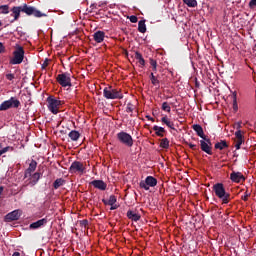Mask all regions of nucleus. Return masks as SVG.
<instances>
[{
  "instance_id": "obj_9",
  "label": "nucleus",
  "mask_w": 256,
  "mask_h": 256,
  "mask_svg": "<svg viewBox=\"0 0 256 256\" xmlns=\"http://www.w3.org/2000/svg\"><path fill=\"white\" fill-rule=\"evenodd\" d=\"M150 187H157V178L147 176L145 180L140 181V188L149 191Z\"/></svg>"
},
{
  "instance_id": "obj_24",
  "label": "nucleus",
  "mask_w": 256,
  "mask_h": 256,
  "mask_svg": "<svg viewBox=\"0 0 256 256\" xmlns=\"http://www.w3.org/2000/svg\"><path fill=\"white\" fill-rule=\"evenodd\" d=\"M161 123L168 126L169 129L175 130V124L173 122H171L170 119L167 118V116H164V117L161 118Z\"/></svg>"
},
{
  "instance_id": "obj_6",
  "label": "nucleus",
  "mask_w": 256,
  "mask_h": 256,
  "mask_svg": "<svg viewBox=\"0 0 256 256\" xmlns=\"http://www.w3.org/2000/svg\"><path fill=\"white\" fill-rule=\"evenodd\" d=\"M117 140L126 147H131L133 145V137L125 131H121L117 134Z\"/></svg>"
},
{
  "instance_id": "obj_3",
  "label": "nucleus",
  "mask_w": 256,
  "mask_h": 256,
  "mask_svg": "<svg viewBox=\"0 0 256 256\" xmlns=\"http://www.w3.org/2000/svg\"><path fill=\"white\" fill-rule=\"evenodd\" d=\"M103 97L105 99H123V93L121 89H115L113 86H107L103 90Z\"/></svg>"
},
{
  "instance_id": "obj_7",
  "label": "nucleus",
  "mask_w": 256,
  "mask_h": 256,
  "mask_svg": "<svg viewBox=\"0 0 256 256\" xmlns=\"http://www.w3.org/2000/svg\"><path fill=\"white\" fill-rule=\"evenodd\" d=\"M48 109L53 115H57L59 113V107H61V100L55 99L53 96H49L47 98Z\"/></svg>"
},
{
  "instance_id": "obj_10",
  "label": "nucleus",
  "mask_w": 256,
  "mask_h": 256,
  "mask_svg": "<svg viewBox=\"0 0 256 256\" xmlns=\"http://www.w3.org/2000/svg\"><path fill=\"white\" fill-rule=\"evenodd\" d=\"M56 81L61 85V87H71V74L67 72L59 74Z\"/></svg>"
},
{
  "instance_id": "obj_27",
  "label": "nucleus",
  "mask_w": 256,
  "mask_h": 256,
  "mask_svg": "<svg viewBox=\"0 0 256 256\" xmlns=\"http://www.w3.org/2000/svg\"><path fill=\"white\" fill-rule=\"evenodd\" d=\"M139 33H147V25H145V20H140L138 22Z\"/></svg>"
},
{
  "instance_id": "obj_44",
  "label": "nucleus",
  "mask_w": 256,
  "mask_h": 256,
  "mask_svg": "<svg viewBox=\"0 0 256 256\" xmlns=\"http://www.w3.org/2000/svg\"><path fill=\"white\" fill-rule=\"evenodd\" d=\"M249 7H250V9H253V7H256V0H251L249 2Z\"/></svg>"
},
{
  "instance_id": "obj_19",
  "label": "nucleus",
  "mask_w": 256,
  "mask_h": 256,
  "mask_svg": "<svg viewBox=\"0 0 256 256\" xmlns=\"http://www.w3.org/2000/svg\"><path fill=\"white\" fill-rule=\"evenodd\" d=\"M235 137H236V149L239 150L241 149V145H243V143H245V139L244 136L241 135V132H235Z\"/></svg>"
},
{
  "instance_id": "obj_54",
  "label": "nucleus",
  "mask_w": 256,
  "mask_h": 256,
  "mask_svg": "<svg viewBox=\"0 0 256 256\" xmlns=\"http://www.w3.org/2000/svg\"><path fill=\"white\" fill-rule=\"evenodd\" d=\"M196 87H199V83L196 82Z\"/></svg>"
},
{
  "instance_id": "obj_23",
  "label": "nucleus",
  "mask_w": 256,
  "mask_h": 256,
  "mask_svg": "<svg viewBox=\"0 0 256 256\" xmlns=\"http://www.w3.org/2000/svg\"><path fill=\"white\" fill-rule=\"evenodd\" d=\"M68 137L71 139V141H79V137H81V133L76 130H72L69 132Z\"/></svg>"
},
{
  "instance_id": "obj_25",
  "label": "nucleus",
  "mask_w": 256,
  "mask_h": 256,
  "mask_svg": "<svg viewBox=\"0 0 256 256\" xmlns=\"http://www.w3.org/2000/svg\"><path fill=\"white\" fill-rule=\"evenodd\" d=\"M214 147L215 149H219L220 151H223V149H227L229 145L227 144V141L221 140L220 142H217Z\"/></svg>"
},
{
  "instance_id": "obj_13",
  "label": "nucleus",
  "mask_w": 256,
  "mask_h": 256,
  "mask_svg": "<svg viewBox=\"0 0 256 256\" xmlns=\"http://www.w3.org/2000/svg\"><path fill=\"white\" fill-rule=\"evenodd\" d=\"M35 169H37V161L32 160L29 164V167L24 172V179L31 177V174L34 173Z\"/></svg>"
},
{
  "instance_id": "obj_45",
  "label": "nucleus",
  "mask_w": 256,
  "mask_h": 256,
  "mask_svg": "<svg viewBox=\"0 0 256 256\" xmlns=\"http://www.w3.org/2000/svg\"><path fill=\"white\" fill-rule=\"evenodd\" d=\"M5 53V45H3V42H0V54Z\"/></svg>"
},
{
  "instance_id": "obj_50",
  "label": "nucleus",
  "mask_w": 256,
  "mask_h": 256,
  "mask_svg": "<svg viewBox=\"0 0 256 256\" xmlns=\"http://www.w3.org/2000/svg\"><path fill=\"white\" fill-rule=\"evenodd\" d=\"M12 256H21V253H19V252H14V253L12 254Z\"/></svg>"
},
{
  "instance_id": "obj_53",
  "label": "nucleus",
  "mask_w": 256,
  "mask_h": 256,
  "mask_svg": "<svg viewBox=\"0 0 256 256\" xmlns=\"http://www.w3.org/2000/svg\"><path fill=\"white\" fill-rule=\"evenodd\" d=\"M0 27H3V22L0 20Z\"/></svg>"
},
{
  "instance_id": "obj_12",
  "label": "nucleus",
  "mask_w": 256,
  "mask_h": 256,
  "mask_svg": "<svg viewBox=\"0 0 256 256\" xmlns=\"http://www.w3.org/2000/svg\"><path fill=\"white\" fill-rule=\"evenodd\" d=\"M230 180L233 183H243V181H245V176L241 172L232 171L230 174Z\"/></svg>"
},
{
  "instance_id": "obj_48",
  "label": "nucleus",
  "mask_w": 256,
  "mask_h": 256,
  "mask_svg": "<svg viewBox=\"0 0 256 256\" xmlns=\"http://www.w3.org/2000/svg\"><path fill=\"white\" fill-rule=\"evenodd\" d=\"M146 118L148 119V121H152V122L155 121V119L153 117H151V116H146Z\"/></svg>"
},
{
  "instance_id": "obj_46",
  "label": "nucleus",
  "mask_w": 256,
  "mask_h": 256,
  "mask_svg": "<svg viewBox=\"0 0 256 256\" xmlns=\"http://www.w3.org/2000/svg\"><path fill=\"white\" fill-rule=\"evenodd\" d=\"M243 201H248L249 200V194L245 192L244 196H242Z\"/></svg>"
},
{
  "instance_id": "obj_49",
  "label": "nucleus",
  "mask_w": 256,
  "mask_h": 256,
  "mask_svg": "<svg viewBox=\"0 0 256 256\" xmlns=\"http://www.w3.org/2000/svg\"><path fill=\"white\" fill-rule=\"evenodd\" d=\"M102 203H104V205H109V200L102 199Z\"/></svg>"
},
{
  "instance_id": "obj_55",
  "label": "nucleus",
  "mask_w": 256,
  "mask_h": 256,
  "mask_svg": "<svg viewBox=\"0 0 256 256\" xmlns=\"http://www.w3.org/2000/svg\"><path fill=\"white\" fill-rule=\"evenodd\" d=\"M1 155H2V154H1V152H0V157H1Z\"/></svg>"
},
{
  "instance_id": "obj_42",
  "label": "nucleus",
  "mask_w": 256,
  "mask_h": 256,
  "mask_svg": "<svg viewBox=\"0 0 256 256\" xmlns=\"http://www.w3.org/2000/svg\"><path fill=\"white\" fill-rule=\"evenodd\" d=\"M80 225H81L82 227H87V226L89 225V221H88L87 219H84V220H82V221L80 222Z\"/></svg>"
},
{
  "instance_id": "obj_38",
  "label": "nucleus",
  "mask_w": 256,
  "mask_h": 256,
  "mask_svg": "<svg viewBox=\"0 0 256 256\" xmlns=\"http://www.w3.org/2000/svg\"><path fill=\"white\" fill-rule=\"evenodd\" d=\"M117 203V196L111 195L108 199V205H115Z\"/></svg>"
},
{
  "instance_id": "obj_18",
  "label": "nucleus",
  "mask_w": 256,
  "mask_h": 256,
  "mask_svg": "<svg viewBox=\"0 0 256 256\" xmlns=\"http://www.w3.org/2000/svg\"><path fill=\"white\" fill-rule=\"evenodd\" d=\"M126 217H128L130 219V221H139L141 219V214L136 213L133 210H128L126 213Z\"/></svg>"
},
{
  "instance_id": "obj_14",
  "label": "nucleus",
  "mask_w": 256,
  "mask_h": 256,
  "mask_svg": "<svg viewBox=\"0 0 256 256\" xmlns=\"http://www.w3.org/2000/svg\"><path fill=\"white\" fill-rule=\"evenodd\" d=\"M21 210H14L5 216L6 221H19L21 217Z\"/></svg>"
},
{
  "instance_id": "obj_51",
  "label": "nucleus",
  "mask_w": 256,
  "mask_h": 256,
  "mask_svg": "<svg viewBox=\"0 0 256 256\" xmlns=\"http://www.w3.org/2000/svg\"><path fill=\"white\" fill-rule=\"evenodd\" d=\"M2 194H3V187L0 186V195H2Z\"/></svg>"
},
{
  "instance_id": "obj_20",
  "label": "nucleus",
  "mask_w": 256,
  "mask_h": 256,
  "mask_svg": "<svg viewBox=\"0 0 256 256\" xmlns=\"http://www.w3.org/2000/svg\"><path fill=\"white\" fill-rule=\"evenodd\" d=\"M43 225H47V218H42L34 223L30 224V229H39L43 227Z\"/></svg>"
},
{
  "instance_id": "obj_56",
  "label": "nucleus",
  "mask_w": 256,
  "mask_h": 256,
  "mask_svg": "<svg viewBox=\"0 0 256 256\" xmlns=\"http://www.w3.org/2000/svg\"><path fill=\"white\" fill-rule=\"evenodd\" d=\"M0 147H1V144H0Z\"/></svg>"
},
{
  "instance_id": "obj_41",
  "label": "nucleus",
  "mask_w": 256,
  "mask_h": 256,
  "mask_svg": "<svg viewBox=\"0 0 256 256\" xmlns=\"http://www.w3.org/2000/svg\"><path fill=\"white\" fill-rule=\"evenodd\" d=\"M188 147H190V149H192L193 151H198V150H199V148H198L197 145H195V144L189 143V144H188Z\"/></svg>"
},
{
  "instance_id": "obj_36",
  "label": "nucleus",
  "mask_w": 256,
  "mask_h": 256,
  "mask_svg": "<svg viewBox=\"0 0 256 256\" xmlns=\"http://www.w3.org/2000/svg\"><path fill=\"white\" fill-rule=\"evenodd\" d=\"M150 65L152 67V71H154V73L157 72V60L150 58Z\"/></svg>"
},
{
  "instance_id": "obj_21",
  "label": "nucleus",
  "mask_w": 256,
  "mask_h": 256,
  "mask_svg": "<svg viewBox=\"0 0 256 256\" xmlns=\"http://www.w3.org/2000/svg\"><path fill=\"white\" fill-rule=\"evenodd\" d=\"M192 129L196 132V134L198 135V137H201V139H205V133L203 132V127H201V125L199 124H194L192 126Z\"/></svg>"
},
{
  "instance_id": "obj_4",
  "label": "nucleus",
  "mask_w": 256,
  "mask_h": 256,
  "mask_svg": "<svg viewBox=\"0 0 256 256\" xmlns=\"http://www.w3.org/2000/svg\"><path fill=\"white\" fill-rule=\"evenodd\" d=\"M13 58L10 60V65H21L25 59V50L22 46H18L13 52Z\"/></svg>"
},
{
  "instance_id": "obj_30",
  "label": "nucleus",
  "mask_w": 256,
  "mask_h": 256,
  "mask_svg": "<svg viewBox=\"0 0 256 256\" xmlns=\"http://www.w3.org/2000/svg\"><path fill=\"white\" fill-rule=\"evenodd\" d=\"M242 124H243V122H241V121L236 122L234 127L237 130L236 133L240 132V135H245V132L241 131V128L243 127Z\"/></svg>"
},
{
  "instance_id": "obj_35",
  "label": "nucleus",
  "mask_w": 256,
  "mask_h": 256,
  "mask_svg": "<svg viewBox=\"0 0 256 256\" xmlns=\"http://www.w3.org/2000/svg\"><path fill=\"white\" fill-rule=\"evenodd\" d=\"M162 111H165L166 113H171V106H169V103H162Z\"/></svg>"
},
{
  "instance_id": "obj_5",
  "label": "nucleus",
  "mask_w": 256,
  "mask_h": 256,
  "mask_svg": "<svg viewBox=\"0 0 256 256\" xmlns=\"http://www.w3.org/2000/svg\"><path fill=\"white\" fill-rule=\"evenodd\" d=\"M21 106V102L15 97H11L9 100H6L1 103L0 111H7V109H18Z\"/></svg>"
},
{
  "instance_id": "obj_43",
  "label": "nucleus",
  "mask_w": 256,
  "mask_h": 256,
  "mask_svg": "<svg viewBox=\"0 0 256 256\" xmlns=\"http://www.w3.org/2000/svg\"><path fill=\"white\" fill-rule=\"evenodd\" d=\"M6 79H8V81H13V79H15V74H6Z\"/></svg>"
},
{
  "instance_id": "obj_15",
  "label": "nucleus",
  "mask_w": 256,
  "mask_h": 256,
  "mask_svg": "<svg viewBox=\"0 0 256 256\" xmlns=\"http://www.w3.org/2000/svg\"><path fill=\"white\" fill-rule=\"evenodd\" d=\"M28 178L29 179L27 185L35 187V184L39 183V180L41 179V173L35 172L34 174H31V176H28Z\"/></svg>"
},
{
  "instance_id": "obj_31",
  "label": "nucleus",
  "mask_w": 256,
  "mask_h": 256,
  "mask_svg": "<svg viewBox=\"0 0 256 256\" xmlns=\"http://www.w3.org/2000/svg\"><path fill=\"white\" fill-rule=\"evenodd\" d=\"M183 3L188 7H197V0H183Z\"/></svg>"
},
{
  "instance_id": "obj_28",
  "label": "nucleus",
  "mask_w": 256,
  "mask_h": 256,
  "mask_svg": "<svg viewBox=\"0 0 256 256\" xmlns=\"http://www.w3.org/2000/svg\"><path fill=\"white\" fill-rule=\"evenodd\" d=\"M63 185H65V179L63 178H57L53 183L54 189H59V187H63Z\"/></svg>"
},
{
  "instance_id": "obj_1",
  "label": "nucleus",
  "mask_w": 256,
  "mask_h": 256,
  "mask_svg": "<svg viewBox=\"0 0 256 256\" xmlns=\"http://www.w3.org/2000/svg\"><path fill=\"white\" fill-rule=\"evenodd\" d=\"M11 17H14L13 20H11V23H15V21H18L21 17V12L25 13L28 16L33 15L34 17L41 18V17H47V14L42 13L41 11L37 10V8L33 6H29L27 4H23V6H14L11 9Z\"/></svg>"
},
{
  "instance_id": "obj_40",
  "label": "nucleus",
  "mask_w": 256,
  "mask_h": 256,
  "mask_svg": "<svg viewBox=\"0 0 256 256\" xmlns=\"http://www.w3.org/2000/svg\"><path fill=\"white\" fill-rule=\"evenodd\" d=\"M129 19L131 23H137V21H139V19L135 15L130 16Z\"/></svg>"
},
{
  "instance_id": "obj_2",
  "label": "nucleus",
  "mask_w": 256,
  "mask_h": 256,
  "mask_svg": "<svg viewBox=\"0 0 256 256\" xmlns=\"http://www.w3.org/2000/svg\"><path fill=\"white\" fill-rule=\"evenodd\" d=\"M216 197L222 201L223 205H227L231 201V194L225 190L223 183H216L212 187Z\"/></svg>"
},
{
  "instance_id": "obj_16",
  "label": "nucleus",
  "mask_w": 256,
  "mask_h": 256,
  "mask_svg": "<svg viewBox=\"0 0 256 256\" xmlns=\"http://www.w3.org/2000/svg\"><path fill=\"white\" fill-rule=\"evenodd\" d=\"M95 189H99L100 191H105L107 189V183H105L103 180H93L90 183Z\"/></svg>"
},
{
  "instance_id": "obj_32",
  "label": "nucleus",
  "mask_w": 256,
  "mask_h": 256,
  "mask_svg": "<svg viewBox=\"0 0 256 256\" xmlns=\"http://www.w3.org/2000/svg\"><path fill=\"white\" fill-rule=\"evenodd\" d=\"M161 149H167L169 147V139L163 138L160 142Z\"/></svg>"
},
{
  "instance_id": "obj_34",
  "label": "nucleus",
  "mask_w": 256,
  "mask_h": 256,
  "mask_svg": "<svg viewBox=\"0 0 256 256\" xmlns=\"http://www.w3.org/2000/svg\"><path fill=\"white\" fill-rule=\"evenodd\" d=\"M0 11H1L2 15H8L9 5H1L0 6Z\"/></svg>"
},
{
  "instance_id": "obj_17",
  "label": "nucleus",
  "mask_w": 256,
  "mask_h": 256,
  "mask_svg": "<svg viewBox=\"0 0 256 256\" xmlns=\"http://www.w3.org/2000/svg\"><path fill=\"white\" fill-rule=\"evenodd\" d=\"M93 39L96 43H103L105 41V32L98 30L93 34Z\"/></svg>"
},
{
  "instance_id": "obj_47",
  "label": "nucleus",
  "mask_w": 256,
  "mask_h": 256,
  "mask_svg": "<svg viewBox=\"0 0 256 256\" xmlns=\"http://www.w3.org/2000/svg\"><path fill=\"white\" fill-rule=\"evenodd\" d=\"M110 210L111 211H115V209H118L119 208V206H117L116 204H112V205H110Z\"/></svg>"
},
{
  "instance_id": "obj_37",
  "label": "nucleus",
  "mask_w": 256,
  "mask_h": 256,
  "mask_svg": "<svg viewBox=\"0 0 256 256\" xmlns=\"http://www.w3.org/2000/svg\"><path fill=\"white\" fill-rule=\"evenodd\" d=\"M135 111V106L129 102L126 106V113H133Z\"/></svg>"
},
{
  "instance_id": "obj_33",
  "label": "nucleus",
  "mask_w": 256,
  "mask_h": 256,
  "mask_svg": "<svg viewBox=\"0 0 256 256\" xmlns=\"http://www.w3.org/2000/svg\"><path fill=\"white\" fill-rule=\"evenodd\" d=\"M239 106H237V92H233V110L237 111Z\"/></svg>"
},
{
  "instance_id": "obj_22",
  "label": "nucleus",
  "mask_w": 256,
  "mask_h": 256,
  "mask_svg": "<svg viewBox=\"0 0 256 256\" xmlns=\"http://www.w3.org/2000/svg\"><path fill=\"white\" fill-rule=\"evenodd\" d=\"M149 79H150L152 85H154V87H158V89H159V87L161 85V82L159 81V77L155 76V73L151 72Z\"/></svg>"
},
{
  "instance_id": "obj_11",
  "label": "nucleus",
  "mask_w": 256,
  "mask_h": 256,
  "mask_svg": "<svg viewBox=\"0 0 256 256\" xmlns=\"http://www.w3.org/2000/svg\"><path fill=\"white\" fill-rule=\"evenodd\" d=\"M200 149L201 151H204V153H207V155H213V144L211 143V139L205 137V139L200 140Z\"/></svg>"
},
{
  "instance_id": "obj_39",
  "label": "nucleus",
  "mask_w": 256,
  "mask_h": 256,
  "mask_svg": "<svg viewBox=\"0 0 256 256\" xmlns=\"http://www.w3.org/2000/svg\"><path fill=\"white\" fill-rule=\"evenodd\" d=\"M14 148L11 146H6L0 150L1 155H4V153H8V151H13Z\"/></svg>"
},
{
  "instance_id": "obj_26",
  "label": "nucleus",
  "mask_w": 256,
  "mask_h": 256,
  "mask_svg": "<svg viewBox=\"0 0 256 256\" xmlns=\"http://www.w3.org/2000/svg\"><path fill=\"white\" fill-rule=\"evenodd\" d=\"M135 59L138 61L140 67H145V59L140 52H135Z\"/></svg>"
},
{
  "instance_id": "obj_52",
  "label": "nucleus",
  "mask_w": 256,
  "mask_h": 256,
  "mask_svg": "<svg viewBox=\"0 0 256 256\" xmlns=\"http://www.w3.org/2000/svg\"><path fill=\"white\" fill-rule=\"evenodd\" d=\"M47 63H44L43 65H42V69H45V67H47Z\"/></svg>"
},
{
  "instance_id": "obj_8",
  "label": "nucleus",
  "mask_w": 256,
  "mask_h": 256,
  "mask_svg": "<svg viewBox=\"0 0 256 256\" xmlns=\"http://www.w3.org/2000/svg\"><path fill=\"white\" fill-rule=\"evenodd\" d=\"M85 164L83 162L74 161L72 162L71 166L69 167V173L77 174V175H83L85 174Z\"/></svg>"
},
{
  "instance_id": "obj_29",
  "label": "nucleus",
  "mask_w": 256,
  "mask_h": 256,
  "mask_svg": "<svg viewBox=\"0 0 256 256\" xmlns=\"http://www.w3.org/2000/svg\"><path fill=\"white\" fill-rule=\"evenodd\" d=\"M153 131L156 132L157 137H163V133H165V128L159 127V126H154Z\"/></svg>"
}]
</instances>
